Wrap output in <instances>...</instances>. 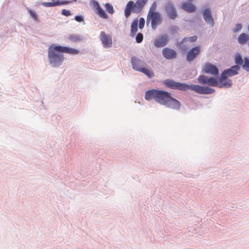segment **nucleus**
<instances>
[{
    "mask_svg": "<svg viewBox=\"0 0 249 249\" xmlns=\"http://www.w3.org/2000/svg\"><path fill=\"white\" fill-rule=\"evenodd\" d=\"M239 69L240 67L236 65L232 66L229 69L224 70L218 80L214 78L209 77L204 75H200L198 77L197 80L199 83L203 85L218 87L220 88H228L231 87L232 84L231 80L228 77L237 74Z\"/></svg>",
    "mask_w": 249,
    "mask_h": 249,
    "instance_id": "obj_1",
    "label": "nucleus"
},
{
    "mask_svg": "<svg viewBox=\"0 0 249 249\" xmlns=\"http://www.w3.org/2000/svg\"><path fill=\"white\" fill-rule=\"evenodd\" d=\"M48 52L50 63L53 67H57L61 65L64 61V55L61 53L77 54L80 51L68 47L52 44L49 46Z\"/></svg>",
    "mask_w": 249,
    "mask_h": 249,
    "instance_id": "obj_2",
    "label": "nucleus"
},
{
    "mask_svg": "<svg viewBox=\"0 0 249 249\" xmlns=\"http://www.w3.org/2000/svg\"><path fill=\"white\" fill-rule=\"evenodd\" d=\"M145 98L147 100L153 99L157 102L163 105L167 104L171 100L170 94L168 92L155 89L146 91Z\"/></svg>",
    "mask_w": 249,
    "mask_h": 249,
    "instance_id": "obj_3",
    "label": "nucleus"
},
{
    "mask_svg": "<svg viewBox=\"0 0 249 249\" xmlns=\"http://www.w3.org/2000/svg\"><path fill=\"white\" fill-rule=\"evenodd\" d=\"M172 89L181 90H187L189 89L199 94H208L214 92V89L207 87H202L197 85H187L172 81Z\"/></svg>",
    "mask_w": 249,
    "mask_h": 249,
    "instance_id": "obj_4",
    "label": "nucleus"
},
{
    "mask_svg": "<svg viewBox=\"0 0 249 249\" xmlns=\"http://www.w3.org/2000/svg\"><path fill=\"white\" fill-rule=\"evenodd\" d=\"M147 1L148 0H137L136 3L131 0L128 1L124 10L126 18H128L131 12L137 14L140 13Z\"/></svg>",
    "mask_w": 249,
    "mask_h": 249,
    "instance_id": "obj_5",
    "label": "nucleus"
},
{
    "mask_svg": "<svg viewBox=\"0 0 249 249\" xmlns=\"http://www.w3.org/2000/svg\"><path fill=\"white\" fill-rule=\"evenodd\" d=\"M131 61L134 69L144 73L150 78L154 76V73L151 70L144 67L145 63L144 62L135 57H132Z\"/></svg>",
    "mask_w": 249,
    "mask_h": 249,
    "instance_id": "obj_6",
    "label": "nucleus"
},
{
    "mask_svg": "<svg viewBox=\"0 0 249 249\" xmlns=\"http://www.w3.org/2000/svg\"><path fill=\"white\" fill-rule=\"evenodd\" d=\"M162 21V17L159 13L147 15V22H151V27L154 30L161 23Z\"/></svg>",
    "mask_w": 249,
    "mask_h": 249,
    "instance_id": "obj_7",
    "label": "nucleus"
},
{
    "mask_svg": "<svg viewBox=\"0 0 249 249\" xmlns=\"http://www.w3.org/2000/svg\"><path fill=\"white\" fill-rule=\"evenodd\" d=\"M169 40V37L167 35H162L155 40L154 44L157 48L162 47L167 44Z\"/></svg>",
    "mask_w": 249,
    "mask_h": 249,
    "instance_id": "obj_8",
    "label": "nucleus"
},
{
    "mask_svg": "<svg viewBox=\"0 0 249 249\" xmlns=\"http://www.w3.org/2000/svg\"><path fill=\"white\" fill-rule=\"evenodd\" d=\"M100 39L106 48L110 47L112 44V38L110 36L107 35L104 32L100 34Z\"/></svg>",
    "mask_w": 249,
    "mask_h": 249,
    "instance_id": "obj_9",
    "label": "nucleus"
},
{
    "mask_svg": "<svg viewBox=\"0 0 249 249\" xmlns=\"http://www.w3.org/2000/svg\"><path fill=\"white\" fill-rule=\"evenodd\" d=\"M203 69L205 73L214 75H217L219 72L218 68L215 65L210 63L206 64L204 66Z\"/></svg>",
    "mask_w": 249,
    "mask_h": 249,
    "instance_id": "obj_10",
    "label": "nucleus"
},
{
    "mask_svg": "<svg viewBox=\"0 0 249 249\" xmlns=\"http://www.w3.org/2000/svg\"><path fill=\"white\" fill-rule=\"evenodd\" d=\"M200 48L199 46H196L191 49L187 53L186 59L188 61L193 60L196 56L199 53Z\"/></svg>",
    "mask_w": 249,
    "mask_h": 249,
    "instance_id": "obj_11",
    "label": "nucleus"
},
{
    "mask_svg": "<svg viewBox=\"0 0 249 249\" xmlns=\"http://www.w3.org/2000/svg\"><path fill=\"white\" fill-rule=\"evenodd\" d=\"M51 2H44L42 5L45 7H53L61 5L68 4L70 3V1L60 0H51Z\"/></svg>",
    "mask_w": 249,
    "mask_h": 249,
    "instance_id": "obj_12",
    "label": "nucleus"
},
{
    "mask_svg": "<svg viewBox=\"0 0 249 249\" xmlns=\"http://www.w3.org/2000/svg\"><path fill=\"white\" fill-rule=\"evenodd\" d=\"M203 18L206 22L212 27L214 25V21L212 16L211 12L209 9H206L203 12Z\"/></svg>",
    "mask_w": 249,
    "mask_h": 249,
    "instance_id": "obj_13",
    "label": "nucleus"
},
{
    "mask_svg": "<svg viewBox=\"0 0 249 249\" xmlns=\"http://www.w3.org/2000/svg\"><path fill=\"white\" fill-rule=\"evenodd\" d=\"M181 7L184 10L190 13L194 12L196 10L195 6L190 2L183 3L182 4Z\"/></svg>",
    "mask_w": 249,
    "mask_h": 249,
    "instance_id": "obj_14",
    "label": "nucleus"
},
{
    "mask_svg": "<svg viewBox=\"0 0 249 249\" xmlns=\"http://www.w3.org/2000/svg\"><path fill=\"white\" fill-rule=\"evenodd\" d=\"M138 20L137 19H134L131 26V35L134 36L138 30Z\"/></svg>",
    "mask_w": 249,
    "mask_h": 249,
    "instance_id": "obj_15",
    "label": "nucleus"
},
{
    "mask_svg": "<svg viewBox=\"0 0 249 249\" xmlns=\"http://www.w3.org/2000/svg\"><path fill=\"white\" fill-rule=\"evenodd\" d=\"M249 36L245 33L240 34L238 38L239 43L242 44L246 43L249 40Z\"/></svg>",
    "mask_w": 249,
    "mask_h": 249,
    "instance_id": "obj_16",
    "label": "nucleus"
},
{
    "mask_svg": "<svg viewBox=\"0 0 249 249\" xmlns=\"http://www.w3.org/2000/svg\"><path fill=\"white\" fill-rule=\"evenodd\" d=\"M97 13L99 15V17L103 18H107L108 16L107 14L106 13L105 11L99 5H98L97 8Z\"/></svg>",
    "mask_w": 249,
    "mask_h": 249,
    "instance_id": "obj_17",
    "label": "nucleus"
},
{
    "mask_svg": "<svg viewBox=\"0 0 249 249\" xmlns=\"http://www.w3.org/2000/svg\"><path fill=\"white\" fill-rule=\"evenodd\" d=\"M197 38V37L196 36L191 37L184 38L183 41L181 42L180 45L183 47L184 45L186 44V43H187L188 42H195L196 41Z\"/></svg>",
    "mask_w": 249,
    "mask_h": 249,
    "instance_id": "obj_18",
    "label": "nucleus"
},
{
    "mask_svg": "<svg viewBox=\"0 0 249 249\" xmlns=\"http://www.w3.org/2000/svg\"><path fill=\"white\" fill-rule=\"evenodd\" d=\"M163 56L166 59L171 58V49L168 48H165L162 51Z\"/></svg>",
    "mask_w": 249,
    "mask_h": 249,
    "instance_id": "obj_19",
    "label": "nucleus"
},
{
    "mask_svg": "<svg viewBox=\"0 0 249 249\" xmlns=\"http://www.w3.org/2000/svg\"><path fill=\"white\" fill-rule=\"evenodd\" d=\"M68 39L71 42H77L80 41L81 38L77 35H70L68 36Z\"/></svg>",
    "mask_w": 249,
    "mask_h": 249,
    "instance_id": "obj_20",
    "label": "nucleus"
},
{
    "mask_svg": "<svg viewBox=\"0 0 249 249\" xmlns=\"http://www.w3.org/2000/svg\"><path fill=\"white\" fill-rule=\"evenodd\" d=\"M180 107V104L179 101L172 98V108L174 109H178Z\"/></svg>",
    "mask_w": 249,
    "mask_h": 249,
    "instance_id": "obj_21",
    "label": "nucleus"
},
{
    "mask_svg": "<svg viewBox=\"0 0 249 249\" xmlns=\"http://www.w3.org/2000/svg\"><path fill=\"white\" fill-rule=\"evenodd\" d=\"M157 4L156 2H153L150 8L148 15L152 14V13H157L156 11Z\"/></svg>",
    "mask_w": 249,
    "mask_h": 249,
    "instance_id": "obj_22",
    "label": "nucleus"
},
{
    "mask_svg": "<svg viewBox=\"0 0 249 249\" xmlns=\"http://www.w3.org/2000/svg\"><path fill=\"white\" fill-rule=\"evenodd\" d=\"M106 11L110 13L113 14L114 13V10L112 5L109 3H106L105 5Z\"/></svg>",
    "mask_w": 249,
    "mask_h": 249,
    "instance_id": "obj_23",
    "label": "nucleus"
},
{
    "mask_svg": "<svg viewBox=\"0 0 249 249\" xmlns=\"http://www.w3.org/2000/svg\"><path fill=\"white\" fill-rule=\"evenodd\" d=\"M235 62L236 64H239V65L242 64L243 59H242V57L239 54L236 55L235 58Z\"/></svg>",
    "mask_w": 249,
    "mask_h": 249,
    "instance_id": "obj_24",
    "label": "nucleus"
},
{
    "mask_svg": "<svg viewBox=\"0 0 249 249\" xmlns=\"http://www.w3.org/2000/svg\"><path fill=\"white\" fill-rule=\"evenodd\" d=\"M143 40V35L142 33H138L136 37V40L137 43H141Z\"/></svg>",
    "mask_w": 249,
    "mask_h": 249,
    "instance_id": "obj_25",
    "label": "nucleus"
},
{
    "mask_svg": "<svg viewBox=\"0 0 249 249\" xmlns=\"http://www.w3.org/2000/svg\"><path fill=\"white\" fill-rule=\"evenodd\" d=\"M165 9L168 15L170 17H171V10L170 4L168 3V4L166 5L165 6Z\"/></svg>",
    "mask_w": 249,
    "mask_h": 249,
    "instance_id": "obj_26",
    "label": "nucleus"
},
{
    "mask_svg": "<svg viewBox=\"0 0 249 249\" xmlns=\"http://www.w3.org/2000/svg\"><path fill=\"white\" fill-rule=\"evenodd\" d=\"M243 67L246 70L249 71V60L248 59H245V62L243 65Z\"/></svg>",
    "mask_w": 249,
    "mask_h": 249,
    "instance_id": "obj_27",
    "label": "nucleus"
},
{
    "mask_svg": "<svg viewBox=\"0 0 249 249\" xmlns=\"http://www.w3.org/2000/svg\"><path fill=\"white\" fill-rule=\"evenodd\" d=\"M29 12L30 14L31 17L36 21L37 20V17L36 12L32 10H29Z\"/></svg>",
    "mask_w": 249,
    "mask_h": 249,
    "instance_id": "obj_28",
    "label": "nucleus"
},
{
    "mask_svg": "<svg viewBox=\"0 0 249 249\" xmlns=\"http://www.w3.org/2000/svg\"><path fill=\"white\" fill-rule=\"evenodd\" d=\"M145 19L143 18H141L139 20V27L140 29H142L144 26Z\"/></svg>",
    "mask_w": 249,
    "mask_h": 249,
    "instance_id": "obj_29",
    "label": "nucleus"
},
{
    "mask_svg": "<svg viewBox=\"0 0 249 249\" xmlns=\"http://www.w3.org/2000/svg\"><path fill=\"white\" fill-rule=\"evenodd\" d=\"M61 14L65 16H69L71 15V11L69 10L63 9Z\"/></svg>",
    "mask_w": 249,
    "mask_h": 249,
    "instance_id": "obj_30",
    "label": "nucleus"
},
{
    "mask_svg": "<svg viewBox=\"0 0 249 249\" xmlns=\"http://www.w3.org/2000/svg\"><path fill=\"white\" fill-rule=\"evenodd\" d=\"M242 29V25L241 24H237L235 26V27L233 29V31L234 33H236L239 31H240Z\"/></svg>",
    "mask_w": 249,
    "mask_h": 249,
    "instance_id": "obj_31",
    "label": "nucleus"
},
{
    "mask_svg": "<svg viewBox=\"0 0 249 249\" xmlns=\"http://www.w3.org/2000/svg\"><path fill=\"white\" fill-rule=\"evenodd\" d=\"M76 21L77 22H82L84 20L83 17L81 16H76L74 18Z\"/></svg>",
    "mask_w": 249,
    "mask_h": 249,
    "instance_id": "obj_32",
    "label": "nucleus"
},
{
    "mask_svg": "<svg viewBox=\"0 0 249 249\" xmlns=\"http://www.w3.org/2000/svg\"><path fill=\"white\" fill-rule=\"evenodd\" d=\"M164 84L166 85L169 87H171V80H167L164 82Z\"/></svg>",
    "mask_w": 249,
    "mask_h": 249,
    "instance_id": "obj_33",
    "label": "nucleus"
},
{
    "mask_svg": "<svg viewBox=\"0 0 249 249\" xmlns=\"http://www.w3.org/2000/svg\"><path fill=\"white\" fill-rule=\"evenodd\" d=\"M177 17V14L176 11L172 9V19L175 18Z\"/></svg>",
    "mask_w": 249,
    "mask_h": 249,
    "instance_id": "obj_34",
    "label": "nucleus"
},
{
    "mask_svg": "<svg viewBox=\"0 0 249 249\" xmlns=\"http://www.w3.org/2000/svg\"><path fill=\"white\" fill-rule=\"evenodd\" d=\"M176 56V52L172 50V58Z\"/></svg>",
    "mask_w": 249,
    "mask_h": 249,
    "instance_id": "obj_35",
    "label": "nucleus"
},
{
    "mask_svg": "<svg viewBox=\"0 0 249 249\" xmlns=\"http://www.w3.org/2000/svg\"><path fill=\"white\" fill-rule=\"evenodd\" d=\"M248 29L249 32V25L248 26Z\"/></svg>",
    "mask_w": 249,
    "mask_h": 249,
    "instance_id": "obj_36",
    "label": "nucleus"
}]
</instances>
